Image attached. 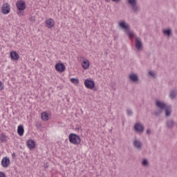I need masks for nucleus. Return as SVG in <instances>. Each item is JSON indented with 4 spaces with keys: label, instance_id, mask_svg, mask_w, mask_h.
I'll return each instance as SVG.
<instances>
[{
    "label": "nucleus",
    "instance_id": "4468645a",
    "mask_svg": "<svg viewBox=\"0 0 177 177\" xmlns=\"http://www.w3.org/2000/svg\"><path fill=\"white\" fill-rule=\"evenodd\" d=\"M46 27L48 28H53L55 27V21H53V19H49L46 21Z\"/></svg>",
    "mask_w": 177,
    "mask_h": 177
},
{
    "label": "nucleus",
    "instance_id": "39448f33",
    "mask_svg": "<svg viewBox=\"0 0 177 177\" xmlns=\"http://www.w3.org/2000/svg\"><path fill=\"white\" fill-rule=\"evenodd\" d=\"M1 13H3V15H9V13H10V4L8 3L3 4L1 7Z\"/></svg>",
    "mask_w": 177,
    "mask_h": 177
},
{
    "label": "nucleus",
    "instance_id": "f704fd0d",
    "mask_svg": "<svg viewBox=\"0 0 177 177\" xmlns=\"http://www.w3.org/2000/svg\"><path fill=\"white\" fill-rule=\"evenodd\" d=\"M48 165H44V168H48Z\"/></svg>",
    "mask_w": 177,
    "mask_h": 177
},
{
    "label": "nucleus",
    "instance_id": "bb28decb",
    "mask_svg": "<svg viewBox=\"0 0 177 177\" xmlns=\"http://www.w3.org/2000/svg\"><path fill=\"white\" fill-rule=\"evenodd\" d=\"M142 164L143 167H147V165H149V161L147 160V159H144L142 162Z\"/></svg>",
    "mask_w": 177,
    "mask_h": 177
},
{
    "label": "nucleus",
    "instance_id": "6e6552de",
    "mask_svg": "<svg viewBox=\"0 0 177 177\" xmlns=\"http://www.w3.org/2000/svg\"><path fill=\"white\" fill-rule=\"evenodd\" d=\"M55 70L58 73H63L66 71V66L63 63H57L55 64Z\"/></svg>",
    "mask_w": 177,
    "mask_h": 177
},
{
    "label": "nucleus",
    "instance_id": "f03ea898",
    "mask_svg": "<svg viewBox=\"0 0 177 177\" xmlns=\"http://www.w3.org/2000/svg\"><path fill=\"white\" fill-rule=\"evenodd\" d=\"M70 143L72 145H80L81 143V138L76 133H71L68 136Z\"/></svg>",
    "mask_w": 177,
    "mask_h": 177
},
{
    "label": "nucleus",
    "instance_id": "412c9836",
    "mask_svg": "<svg viewBox=\"0 0 177 177\" xmlns=\"http://www.w3.org/2000/svg\"><path fill=\"white\" fill-rule=\"evenodd\" d=\"M169 97L172 100L176 97V90H171L169 92Z\"/></svg>",
    "mask_w": 177,
    "mask_h": 177
},
{
    "label": "nucleus",
    "instance_id": "cd10ccee",
    "mask_svg": "<svg viewBox=\"0 0 177 177\" xmlns=\"http://www.w3.org/2000/svg\"><path fill=\"white\" fill-rule=\"evenodd\" d=\"M127 115H133V112H132V109H127Z\"/></svg>",
    "mask_w": 177,
    "mask_h": 177
},
{
    "label": "nucleus",
    "instance_id": "423d86ee",
    "mask_svg": "<svg viewBox=\"0 0 177 177\" xmlns=\"http://www.w3.org/2000/svg\"><path fill=\"white\" fill-rule=\"evenodd\" d=\"M84 85L87 89H93L95 88V82L87 79L84 81Z\"/></svg>",
    "mask_w": 177,
    "mask_h": 177
},
{
    "label": "nucleus",
    "instance_id": "473e14b6",
    "mask_svg": "<svg viewBox=\"0 0 177 177\" xmlns=\"http://www.w3.org/2000/svg\"><path fill=\"white\" fill-rule=\"evenodd\" d=\"M147 135H150V133H151V131L148 129L147 130Z\"/></svg>",
    "mask_w": 177,
    "mask_h": 177
},
{
    "label": "nucleus",
    "instance_id": "f3484780",
    "mask_svg": "<svg viewBox=\"0 0 177 177\" xmlns=\"http://www.w3.org/2000/svg\"><path fill=\"white\" fill-rule=\"evenodd\" d=\"M166 125L169 129H172L175 126V122H174V120L169 119L166 122Z\"/></svg>",
    "mask_w": 177,
    "mask_h": 177
},
{
    "label": "nucleus",
    "instance_id": "c85d7f7f",
    "mask_svg": "<svg viewBox=\"0 0 177 177\" xmlns=\"http://www.w3.org/2000/svg\"><path fill=\"white\" fill-rule=\"evenodd\" d=\"M3 88H4L3 83H2L1 81H0V91H3Z\"/></svg>",
    "mask_w": 177,
    "mask_h": 177
},
{
    "label": "nucleus",
    "instance_id": "f257e3e1",
    "mask_svg": "<svg viewBox=\"0 0 177 177\" xmlns=\"http://www.w3.org/2000/svg\"><path fill=\"white\" fill-rule=\"evenodd\" d=\"M119 26L120 28H122V30H124V32H126L127 35H128L129 38H133V32L130 30L131 28L125 21H120L119 23Z\"/></svg>",
    "mask_w": 177,
    "mask_h": 177
},
{
    "label": "nucleus",
    "instance_id": "ddd939ff",
    "mask_svg": "<svg viewBox=\"0 0 177 177\" xmlns=\"http://www.w3.org/2000/svg\"><path fill=\"white\" fill-rule=\"evenodd\" d=\"M26 145L30 150H32L35 148V141H34V140H28Z\"/></svg>",
    "mask_w": 177,
    "mask_h": 177
},
{
    "label": "nucleus",
    "instance_id": "1a4fd4ad",
    "mask_svg": "<svg viewBox=\"0 0 177 177\" xmlns=\"http://www.w3.org/2000/svg\"><path fill=\"white\" fill-rule=\"evenodd\" d=\"M133 146L135 147V149L140 151V150H142V147H143V144L142 142H140V140L136 139L133 142Z\"/></svg>",
    "mask_w": 177,
    "mask_h": 177
},
{
    "label": "nucleus",
    "instance_id": "393cba45",
    "mask_svg": "<svg viewBox=\"0 0 177 177\" xmlns=\"http://www.w3.org/2000/svg\"><path fill=\"white\" fill-rule=\"evenodd\" d=\"M0 140L3 142H6L7 140V137L6 135H5V133H1L0 135Z\"/></svg>",
    "mask_w": 177,
    "mask_h": 177
},
{
    "label": "nucleus",
    "instance_id": "a211bd4d",
    "mask_svg": "<svg viewBox=\"0 0 177 177\" xmlns=\"http://www.w3.org/2000/svg\"><path fill=\"white\" fill-rule=\"evenodd\" d=\"M165 111L166 117H171V113L172 111V106L167 105V106L165 109Z\"/></svg>",
    "mask_w": 177,
    "mask_h": 177
},
{
    "label": "nucleus",
    "instance_id": "0eeeda50",
    "mask_svg": "<svg viewBox=\"0 0 177 177\" xmlns=\"http://www.w3.org/2000/svg\"><path fill=\"white\" fill-rule=\"evenodd\" d=\"M136 48L138 50H143V43H142V39L140 37H136Z\"/></svg>",
    "mask_w": 177,
    "mask_h": 177
},
{
    "label": "nucleus",
    "instance_id": "f8f14e48",
    "mask_svg": "<svg viewBox=\"0 0 177 177\" xmlns=\"http://www.w3.org/2000/svg\"><path fill=\"white\" fill-rule=\"evenodd\" d=\"M134 129L137 132H143V131H145V126L142 125L140 123H136L134 125Z\"/></svg>",
    "mask_w": 177,
    "mask_h": 177
},
{
    "label": "nucleus",
    "instance_id": "5701e85b",
    "mask_svg": "<svg viewBox=\"0 0 177 177\" xmlns=\"http://www.w3.org/2000/svg\"><path fill=\"white\" fill-rule=\"evenodd\" d=\"M162 32L164 35H167V37H171L172 34V31L171 30V29H165L162 30Z\"/></svg>",
    "mask_w": 177,
    "mask_h": 177
},
{
    "label": "nucleus",
    "instance_id": "20e7f679",
    "mask_svg": "<svg viewBox=\"0 0 177 177\" xmlns=\"http://www.w3.org/2000/svg\"><path fill=\"white\" fill-rule=\"evenodd\" d=\"M16 7L18 10H26L27 6L26 5V1H24V0H19L16 3Z\"/></svg>",
    "mask_w": 177,
    "mask_h": 177
},
{
    "label": "nucleus",
    "instance_id": "9b49d317",
    "mask_svg": "<svg viewBox=\"0 0 177 177\" xmlns=\"http://www.w3.org/2000/svg\"><path fill=\"white\" fill-rule=\"evenodd\" d=\"M155 104L156 107H158L160 110H165L166 107H168V105L160 100L156 101Z\"/></svg>",
    "mask_w": 177,
    "mask_h": 177
},
{
    "label": "nucleus",
    "instance_id": "72a5a7b5",
    "mask_svg": "<svg viewBox=\"0 0 177 177\" xmlns=\"http://www.w3.org/2000/svg\"><path fill=\"white\" fill-rule=\"evenodd\" d=\"M12 158H15V157H16V153H12Z\"/></svg>",
    "mask_w": 177,
    "mask_h": 177
},
{
    "label": "nucleus",
    "instance_id": "7ed1b4c3",
    "mask_svg": "<svg viewBox=\"0 0 177 177\" xmlns=\"http://www.w3.org/2000/svg\"><path fill=\"white\" fill-rule=\"evenodd\" d=\"M128 3L131 6L133 12L139 13L140 12V7L138 5V0H128Z\"/></svg>",
    "mask_w": 177,
    "mask_h": 177
},
{
    "label": "nucleus",
    "instance_id": "7c9ffc66",
    "mask_svg": "<svg viewBox=\"0 0 177 177\" xmlns=\"http://www.w3.org/2000/svg\"><path fill=\"white\" fill-rule=\"evenodd\" d=\"M0 177H6V175L5 174V173L0 171Z\"/></svg>",
    "mask_w": 177,
    "mask_h": 177
},
{
    "label": "nucleus",
    "instance_id": "4be33fe9",
    "mask_svg": "<svg viewBox=\"0 0 177 177\" xmlns=\"http://www.w3.org/2000/svg\"><path fill=\"white\" fill-rule=\"evenodd\" d=\"M41 120H43V121H48V120H49V115H48V113L43 112L41 113Z\"/></svg>",
    "mask_w": 177,
    "mask_h": 177
},
{
    "label": "nucleus",
    "instance_id": "9d476101",
    "mask_svg": "<svg viewBox=\"0 0 177 177\" xmlns=\"http://www.w3.org/2000/svg\"><path fill=\"white\" fill-rule=\"evenodd\" d=\"M10 165V159L8 157H4L1 160V165L3 168H8Z\"/></svg>",
    "mask_w": 177,
    "mask_h": 177
},
{
    "label": "nucleus",
    "instance_id": "e433bc0d",
    "mask_svg": "<svg viewBox=\"0 0 177 177\" xmlns=\"http://www.w3.org/2000/svg\"><path fill=\"white\" fill-rule=\"evenodd\" d=\"M122 125H124V123H122Z\"/></svg>",
    "mask_w": 177,
    "mask_h": 177
},
{
    "label": "nucleus",
    "instance_id": "dca6fc26",
    "mask_svg": "<svg viewBox=\"0 0 177 177\" xmlns=\"http://www.w3.org/2000/svg\"><path fill=\"white\" fill-rule=\"evenodd\" d=\"M129 80L132 81V82H138V81H139V76H138L136 73H132L129 75Z\"/></svg>",
    "mask_w": 177,
    "mask_h": 177
},
{
    "label": "nucleus",
    "instance_id": "2f4dec72",
    "mask_svg": "<svg viewBox=\"0 0 177 177\" xmlns=\"http://www.w3.org/2000/svg\"><path fill=\"white\" fill-rule=\"evenodd\" d=\"M154 115H155L156 117H158V116H160V112L156 111V112H155Z\"/></svg>",
    "mask_w": 177,
    "mask_h": 177
},
{
    "label": "nucleus",
    "instance_id": "b1692460",
    "mask_svg": "<svg viewBox=\"0 0 177 177\" xmlns=\"http://www.w3.org/2000/svg\"><path fill=\"white\" fill-rule=\"evenodd\" d=\"M70 81L72 82V84H74V85H78V84H80V80L77 78L72 77L71 78Z\"/></svg>",
    "mask_w": 177,
    "mask_h": 177
},
{
    "label": "nucleus",
    "instance_id": "6ab92c4d",
    "mask_svg": "<svg viewBox=\"0 0 177 177\" xmlns=\"http://www.w3.org/2000/svg\"><path fill=\"white\" fill-rule=\"evenodd\" d=\"M91 64L89 63V60L85 59L82 63V66L84 68V70H88L89 68V66Z\"/></svg>",
    "mask_w": 177,
    "mask_h": 177
},
{
    "label": "nucleus",
    "instance_id": "c9c22d12",
    "mask_svg": "<svg viewBox=\"0 0 177 177\" xmlns=\"http://www.w3.org/2000/svg\"><path fill=\"white\" fill-rule=\"evenodd\" d=\"M106 2H110L111 0H105Z\"/></svg>",
    "mask_w": 177,
    "mask_h": 177
},
{
    "label": "nucleus",
    "instance_id": "c756f323",
    "mask_svg": "<svg viewBox=\"0 0 177 177\" xmlns=\"http://www.w3.org/2000/svg\"><path fill=\"white\" fill-rule=\"evenodd\" d=\"M17 15H18L19 16H23V10H19L17 12Z\"/></svg>",
    "mask_w": 177,
    "mask_h": 177
},
{
    "label": "nucleus",
    "instance_id": "2eb2a0df",
    "mask_svg": "<svg viewBox=\"0 0 177 177\" xmlns=\"http://www.w3.org/2000/svg\"><path fill=\"white\" fill-rule=\"evenodd\" d=\"M10 56L12 60H14V61L19 60V54L16 51H11L10 53Z\"/></svg>",
    "mask_w": 177,
    "mask_h": 177
},
{
    "label": "nucleus",
    "instance_id": "aec40b11",
    "mask_svg": "<svg viewBox=\"0 0 177 177\" xmlns=\"http://www.w3.org/2000/svg\"><path fill=\"white\" fill-rule=\"evenodd\" d=\"M17 133L19 136H23L24 135V127L21 124L18 126Z\"/></svg>",
    "mask_w": 177,
    "mask_h": 177
},
{
    "label": "nucleus",
    "instance_id": "a878e982",
    "mask_svg": "<svg viewBox=\"0 0 177 177\" xmlns=\"http://www.w3.org/2000/svg\"><path fill=\"white\" fill-rule=\"evenodd\" d=\"M148 74L150 75V77H152V78H156V73L153 72L152 71H149Z\"/></svg>",
    "mask_w": 177,
    "mask_h": 177
}]
</instances>
